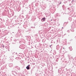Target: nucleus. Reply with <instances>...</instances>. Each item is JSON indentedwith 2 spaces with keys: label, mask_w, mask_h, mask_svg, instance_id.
Masks as SVG:
<instances>
[{
  "label": "nucleus",
  "mask_w": 76,
  "mask_h": 76,
  "mask_svg": "<svg viewBox=\"0 0 76 76\" xmlns=\"http://www.w3.org/2000/svg\"><path fill=\"white\" fill-rule=\"evenodd\" d=\"M51 45H51L50 46V47H51Z\"/></svg>",
  "instance_id": "nucleus-6"
},
{
  "label": "nucleus",
  "mask_w": 76,
  "mask_h": 76,
  "mask_svg": "<svg viewBox=\"0 0 76 76\" xmlns=\"http://www.w3.org/2000/svg\"><path fill=\"white\" fill-rule=\"evenodd\" d=\"M63 48V49H64V48Z\"/></svg>",
  "instance_id": "nucleus-9"
},
{
  "label": "nucleus",
  "mask_w": 76,
  "mask_h": 76,
  "mask_svg": "<svg viewBox=\"0 0 76 76\" xmlns=\"http://www.w3.org/2000/svg\"><path fill=\"white\" fill-rule=\"evenodd\" d=\"M55 0V2H57V0Z\"/></svg>",
  "instance_id": "nucleus-7"
},
{
  "label": "nucleus",
  "mask_w": 76,
  "mask_h": 76,
  "mask_svg": "<svg viewBox=\"0 0 76 76\" xmlns=\"http://www.w3.org/2000/svg\"><path fill=\"white\" fill-rule=\"evenodd\" d=\"M9 67H12V66H13V64H9Z\"/></svg>",
  "instance_id": "nucleus-3"
},
{
  "label": "nucleus",
  "mask_w": 76,
  "mask_h": 76,
  "mask_svg": "<svg viewBox=\"0 0 76 76\" xmlns=\"http://www.w3.org/2000/svg\"><path fill=\"white\" fill-rule=\"evenodd\" d=\"M29 66H30V65H28L27 66H26V68L27 69V70H29Z\"/></svg>",
  "instance_id": "nucleus-1"
},
{
  "label": "nucleus",
  "mask_w": 76,
  "mask_h": 76,
  "mask_svg": "<svg viewBox=\"0 0 76 76\" xmlns=\"http://www.w3.org/2000/svg\"><path fill=\"white\" fill-rule=\"evenodd\" d=\"M71 50V51H72V50Z\"/></svg>",
  "instance_id": "nucleus-12"
},
{
  "label": "nucleus",
  "mask_w": 76,
  "mask_h": 76,
  "mask_svg": "<svg viewBox=\"0 0 76 76\" xmlns=\"http://www.w3.org/2000/svg\"><path fill=\"white\" fill-rule=\"evenodd\" d=\"M62 28H63V27H62Z\"/></svg>",
  "instance_id": "nucleus-10"
},
{
  "label": "nucleus",
  "mask_w": 76,
  "mask_h": 76,
  "mask_svg": "<svg viewBox=\"0 0 76 76\" xmlns=\"http://www.w3.org/2000/svg\"><path fill=\"white\" fill-rule=\"evenodd\" d=\"M3 48H4V46L3 45Z\"/></svg>",
  "instance_id": "nucleus-8"
},
{
  "label": "nucleus",
  "mask_w": 76,
  "mask_h": 76,
  "mask_svg": "<svg viewBox=\"0 0 76 76\" xmlns=\"http://www.w3.org/2000/svg\"><path fill=\"white\" fill-rule=\"evenodd\" d=\"M59 47V46H58H58H57V49H58V48H57V47Z\"/></svg>",
  "instance_id": "nucleus-5"
},
{
  "label": "nucleus",
  "mask_w": 76,
  "mask_h": 76,
  "mask_svg": "<svg viewBox=\"0 0 76 76\" xmlns=\"http://www.w3.org/2000/svg\"><path fill=\"white\" fill-rule=\"evenodd\" d=\"M31 28H33V27H31Z\"/></svg>",
  "instance_id": "nucleus-11"
},
{
  "label": "nucleus",
  "mask_w": 76,
  "mask_h": 76,
  "mask_svg": "<svg viewBox=\"0 0 76 76\" xmlns=\"http://www.w3.org/2000/svg\"><path fill=\"white\" fill-rule=\"evenodd\" d=\"M58 3H59V4H61V1H59L58 2Z\"/></svg>",
  "instance_id": "nucleus-4"
},
{
  "label": "nucleus",
  "mask_w": 76,
  "mask_h": 76,
  "mask_svg": "<svg viewBox=\"0 0 76 76\" xmlns=\"http://www.w3.org/2000/svg\"><path fill=\"white\" fill-rule=\"evenodd\" d=\"M45 18H43L41 19V21L42 22H44V21H45Z\"/></svg>",
  "instance_id": "nucleus-2"
}]
</instances>
